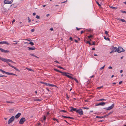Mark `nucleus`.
<instances>
[{"label":"nucleus","mask_w":126,"mask_h":126,"mask_svg":"<svg viewBox=\"0 0 126 126\" xmlns=\"http://www.w3.org/2000/svg\"><path fill=\"white\" fill-rule=\"evenodd\" d=\"M53 120L54 121L56 120H57V119H56V118H53Z\"/></svg>","instance_id":"69168bd1"},{"label":"nucleus","mask_w":126,"mask_h":126,"mask_svg":"<svg viewBox=\"0 0 126 126\" xmlns=\"http://www.w3.org/2000/svg\"><path fill=\"white\" fill-rule=\"evenodd\" d=\"M121 21L122 22H125L126 23V21L124 19H122Z\"/></svg>","instance_id":"4c0bfd02"},{"label":"nucleus","mask_w":126,"mask_h":126,"mask_svg":"<svg viewBox=\"0 0 126 126\" xmlns=\"http://www.w3.org/2000/svg\"><path fill=\"white\" fill-rule=\"evenodd\" d=\"M31 31L32 32H33L34 31V29H32L31 30Z\"/></svg>","instance_id":"6e6d98bb"},{"label":"nucleus","mask_w":126,"mask_h":126,"mask_svg":"<svg viewBox=\"0 0 126 126\" xmlns=\"http://www.w3.org/2000/svg\"><path fill=\"white\" fill-rule=\"evenodd\" d=\"M90 43V42L89 41H87L86 42V44H89Z\"/></svg>","instance_id":"864d4df0"},{"label":"nucleus","mask_w":126,"mask_h":126,"mask_svg":"<svg viewBox=\"0 0 126 126\" xmlns=\"http://www.w3.org/2000/svg\"><path fill=\"white\" fill-rule=\"evenodd\" d=\"M120 11L122 13H125L126 14V11H125L121 10H120Z\"/></svg>","instance_id":"58836bf2"},{"label":"nucleus","mask_w":126,"mask_h":126,"mask_svg":"<svg viewBox=\"0 0 126 126\" xmlns=\"http://www.w3.org/2000/svg\"><path fill=\"white\" fill-rule=\"evenodd\" d=\"M89 108H87V107H82V109H86V110H88Z\"/></svg>","instance_id":"e433bc0d"},{"label":"nucleus","mask_w":126,"mask_h":126,"mask_svg":"<svg viewBox=\"0 0 126 126\" xmlns=\"http://www.w3.org/2000/svg\"><path fill=\"white\" fill-rule=\"evenodd\" d=\"M69 39L71 41H72L73 40V39L71 37H70L69 38Z\"/></svg>","instance_id":"603ef678"},{"label":"nucleus","mask_w":126,"mask_h":126,"mask_svg":"<svg viewBox=\"0 0 126 126\" xmlns=\"http://www.w3.org/2000/svg\"><path fill=\"white\" fill-rule=\"evenodd\" d=\"M12 67H13V68H14V69H15L16 70V71H17L18 72L20 71V70H19V69H18L17 68H16V67H15L14 66H13Z\"/></svg>","instance_id":"4be33fe9"},{"label":"nucleus","mask_w":126,"mask_h":126,"mask_svg":"<svg viewBox=\"0 0 126 126\" xmlns=\"http://www.w3.org/2000/svg\"><path fill=\"white\" fill-rule=\"evenodd\" d=\"M7 103H13V102H11V101H7Z\"/></svg>","instance_id":"a18cd8bd"},{"label":"nucleus","mask_w":126,"mask_h":126,"mask_svg":"<svg viewBox=\"0 0 126 126\" xmlns=\"http://www.w3.org/2000/svg\"><path fill=\"white\" fill-rule=\"evenodd\" d=\"M117 20H120V21H121V19H121V18H116Z\"/></svg>","instance_id":"13d9d810"},{"label":"nucleus","mask_w":126,"mask_h":126,"mask_svg":"<svg viewBox=\"0 0 126 126\" xmlns=\"http://www.w3.org/2000/svg\"><path fill=\"white\" fill-rule=\"evenodd\" d=\"M0 71L2 72L3 73H5L6 74H7V72L3 70L2 69L0 70Z\"/></svg>","instance_id":"a878e982"},{"label":"nucleus","mask_w":126,"mask_h":126,"mask_svg":"<svg viewBox=\"0 0 126 126\" xmlns=\"http://www.w3.org/2000/svg\"><path fill=\"white\" fill-rule=\"evenodd\" d=\"M15 119V117L13 116H12L8 120V124H10Z\"/></svg>","instance_id":"423d86ee"},{"label":"nucleus","mask_w":126,"mask_h":126,"mask_svg":"<svg viewBox=\"0 0 126 126\" xmlns=\"http://www.w3.org/2000/svg\"><path fill=\"white\" fill-rule=\"evenodd\" d=\"M102 86H100V87H98L97 88L98 89H101V88H102Z\"/></svg>","instance_id":"bf43d9fd"},{"label":"nucleus","mask_w":126,"mask_h":126,"mask_svg":"<svg viewBox=\"0 0 126 126\" xmlns=\"http://www.w3.org/2000/svg\"><path fill=\"white\" fill-rule=\"evenodd\" d=\"M114 105L113 104H112L111 105V106L109 107H108V110H110L112 109L114 107Z\"/></svg>","instance_id":"ddd939ff"},{"label":"nucleus","mask_w":126,"mask_h":126,"mask_svg":"<svg viewBox=\"0 0 126 126\" xmlns=\"http://www.w3.org/2000/svg\"><path fill=\"white\" fill-rule=\"evenodd\" d=\"M28 20L29 23H30L31 22V19L29 17H28Z\"/></svg>","instance_id":"473e14b6"},{"label":"nucleus","mask_w":126,"mask_h":126,"mask_svg":"<svg viewBox=\"0 0 126 126\" xmlns=\"http://www.w3.org/2000/svg\"><path fill=\"white\" fill-rule=\"evenodd\" d=\"M70 108H71V109L70 110V111L71 112H73V111L76 112V111L77 110L76 108H74L73 107H71Z\"/></svg>","instance_id":"9d476101"},{"label":"nucleus","mask_w":126,"mask_h":126,"mask_svg":"<svg viewBox=\"0 0 126 126\" xmlns=\"http://www.w3.org/2000/svg\"><path fill=\"white\" fill-rule=\"evenodd\" d=\"M68 118H69L71 119H74V118L73 117H71L69 116H68Z\"/></svg>","instance_id":"49530a36"},{"label":"nucleus","mask_w":126,"mask_h":126,"mask_svg":"<svg viewBox=\"0 0 126 126\" xmlns=\"http://www.w3.org/2000/svg\"><path fill=\"white\" fill-rule=\"evenodd\" d=\"M14 109H10L9 110V112L10 113L14 111Z\"/></svg>","instance_id":"393cba45"},{"label":"nucleus","mask_w":126,"mask_h":126,"mask_svg":"<svg viewBox=\"0 0 126 126\" xmlns=\"http://www.w3.org/2000/svg\"><path fill=\"white\" fill-rule=\"evenodd\" d=\"M2 44H7L8 45H9V43H8V42H7L6 41H2Z\"/></svg>","instance_id":"5701e85b"},{"label":"nucleus","mask_w":126,"mask_h":126,"mask_svg":"<svg viewBox=\"0 0 126 126\" xmlns=\"http://www.w3.org/2000/svg\"><path fill=\"white\" fill-rule=\"evenodd\" d=\"M84 32L83 31H81V32H80V33H81V34H82V33H83Z\"/></svg>","instance_id":"0e129e2a"},{"label":"nucleus","mask_w":126,"mask_h":126,"mask_svg":"<svg viewBox=\"0 0 126 126\" xmlns=\"http://www.w3.org/2000/svg\"><path fill=\"white\" fill-rule=\"evenodd\" d=\"M21 113H18L15 116V118H18L21 115Z\"/></svg>","instance_id":"4468645a"},{"label":"nucleus","mask_w":126,"mask_h":126,"mask_svg":"<svg viewBox=\"0 0 126 126\" xmlns=\"http://www.w3.org/2000/svg\"><path fill=\"white\" fill-rule=\"evenodd\" d=\"M105 33L107 35H108V32L107 31H105Z\"/></svg>","instance_id":"de8ad7c7"},{"label":"nucleus","mask_w":126,"mask_h":126,"mask_svg":"<svg viewBox=\"0 0 126 126\" xmlns=\"http://www.w3.org/2000/svg\"><path fill=\"white\" fill-rule=\"evenodd\" d=\"M60 111L61 112H66V111L65 110H60Z\"/></svg>","instance_id":"c9c22d12"},{"label":"nucleus","mask_w":126,"mask_h":126,"mask_svg":"<svg viewBox=\"0 0 126 126\" xmlns=\"http://www.w3.org/2000/svg\"><path fill=\"white\" fill-rule=\"evenodd\" d=\"M63 73H62V75L63 76H65L66 77H67L66 75L69 76V75H67V74L70 75H72V74L69 73H67V72H63Z\"/></svg>","instance_id":"9b49d317"},{"label":"nucleus","mask_w":126,"mask_h":126,"mask_svg":"<svg viewBox=\"0 0 126 126\" xmlns=\"http://www.w3.org/2000/svg\"><path fill=\"white\" fill-rule=\"evenodd\" d=\"M122 81H121L119 82V84H121L122 83Z\"/></svg>","instance_id":"774afa93"},{"label":"nucleus","mask_w":126,"mask_h":126,"mask_svg":"<svg viewBox=\"0 0 126 126\" xmlns=\"http://www.w3.org/2000/svg\"><path fill=\"white\" fill-rule=\"evenodd\" d=\"M104 38L106 40L110 41V38L108 37L106 38L105 36L104 37Z\"/></svg>","instance_id":"bb28decb"},{"label":"nucleus","mask_w":126,"mask_h":126,"mask_svg":"<svg viewBox=\"0 0 126 126\" xmlns=\"http://www.w3.org/2000/svg\"><path fill=\"white\" fill-rule=\"evenodd\" d=\"M96 1V3L98 5V6L99 7H100L101 6V5L99 4V2L98 1Z\"/></svg>","instance_id":"7c9ffc66"},{"label":"nucleus","mask_w":126,"mask_h":126,"mask_svg":"<svg viewBox=\"0 0 126 126\" xmlns=\"http://www.w3.org/2000/svg\"><path fill=\"white\" fill-rule=\"evenodd\" d=\"M25 40H26L29 41H32V40L29 39H26Z\"/></svg>","instance_id":"8fccbe9b"},{"label":"nucleus","mask_w":126,"mask_h":126,"mask_svg":"<svg viewBox=\"0 0 126 126\" xmlns=\"http://www.w3.org/2000/svg\"><path fill=\"white\" fill-rule=\"evenodd\" d=\"M36 18H37L39 19L40 18V17L38 15H36Z\"/></svg>","instance_id":"ea45409f"},{"label":"nucleus","mask_w":126,"mask_h":126,"mask_svg":"<svg viewBox=\"0 0 126 126\" xmlns=\"http://www.w3.org/2000/svg\"><path fill=\"white\" fill-rule=\"evenodd\" d=\"M105 66V65L104 66H103V67L100 68V70H102V69H103L104 68Z\"/></svg>","instance_id":"a19ab883"},{"label":"nucleus","mask_w":126,"mask_h":126,"mask_svg":"<svg viewBox=\"0 0 126 126\" xmlns=\"http://www.w3.org/2000/svg\"><path fill=\"white\" fill-rule=\"evenodd\" d=\"M34 100L37 101H41V100L39 99H35Z\"/></svg>","instance_id":"3c124183"},{"label":"nucleus","mask_w":126,"mask_h":126,"mask_svg":"<svg viewBox=\"0 0 126 126\" xmlns=\"http://www.w3.org/2000/svg\"><path fill=\"white\" fill-rule=\"evenodd\" d=\"M12 2L11 1H9V4H11L12 3Z\"/></svg>","instance_id":"052dcab7"},{"label":"nucleus","mask_w":126,"mask_h":126,"mask_svg":"<svg viewBox=\"0 0 126 126\" xmlns=\"http://www.w3.org/2000/svg\"><path fill=\"white\" fill-rule=\"evenodd\" d=\"M110 49L112 50L113 51L117 52L118 49V48L112 46L111 47Z\"/></svg>","instance_id":"0eeeda50"},{"label":"nucleus","mask_w":126,"mask_h":126,"mask_svg":"<svg viewBox=\"0 0 126 126\" xmlns=\"http://www.w3.org/2000/svg\"><path fill=\"white\" fill-rule=\"evenodd\" d=\"M110 8H112V9H117V7H113V6H110Z\"/></svg>","instance_id":"412c9836"},{"label":"nucleus","mask_w":126,"mask_h":126,"mask_svg":"<svg viewBox=\"0 0 126 126\" xmlns=\"http://www.w3.org/2000/svg\"><path fill=\"white\" fill-rule=\"evenodd\" d=\"M30 55H31V56H33L34 57L37 58L38 59L39 58V57H38L37 56H36V55H35L32 54V53H30Z\"/></svg>","instance_id":"a211bd4d"},{"label":"nucleus","mask_w":126,"mask_h":126,"mask_svg":"<svg viewBox=\"0 0 126 126\" xmlns=\"http://www.w3.org/2000/svg\"><path fill=\"white\" fill-rule=\"evenodd\" d=\"M49 85H50V86H52V87H57V86L56 85H54L51 84H50Z\"/></svg>","instance_id":"c85d7f7f"},{"label":"nucleus","mask_w":126,"mask_h":126,"mask_svg":"<svg viewBox=\"0 0 126 126\" xmlns=\"http://www.w3.org/2000/svg\"><path fill=\"white\" fill-rule=\"evenodd\" d=\"M54 70L55 71H56L57 72H59L61 73H63V72H62L61 71H60L58 70L57 69H56L55 68L54 69Z\"/></svg>","instance_id":"dca6fc26"},{"label":"nucleus","mask_w":126,"mask_h":126,"mask_svg":"<svg viewBox=\"0 0 126 126\" xmlns=\"http://www.w3.org/2000/svg\"><path fill=\"white\" fill-rule=\"evenodd\" d=\"M82 29V28H79L78 27H76V29L78 31L80 29Z\"/></svg>","instance_id":"37998d69"},{"label":"nucleus","mask_w":126,"mask_h":126,"mask_svg":"<svg viewBox=\"0 0 126 126\" xmlns=\"http://www.w3.org/2000/svg\"><path fill=\"white\" fill-rule=\"evenodd\" d=\"M28 50H33L35 49V48L34 47V46L33 47H28Z\"/></svg>","instance_id":"f8f14e48"},{"label":"nucleus","mask_w":126,"mask_h":126,"mask_svg":"<svg viewBox=\"0 0 126 126\" xmlns=\"http://www.w3.org/2000/svg\"><path fill=\"white\" fill-rule=\"evenodd\" d=\"M117 52L120 53L122 52H124L125 51V50L123 49L122 47H119L118 48Z\"/></svg>","instance_id":"20e7f679"},{"label":"nucleus","mask_w":126,"mask_h":126,"mask_svg":"<svg viewBox=\"0 0 126 126\" xmlns=\"http://www.w3.org/2000/svg\"><path fill=\"white\" fill-rule=\"evenodd\" d=\"M0 50L2 52L4 53H7L9 52V50H5L1 48H0Z\"/></svg>","instance_id":"1a4fd4ad"},{"label":"nucleus","mask_w":126,"mask_h":126,"mask_svg":"<svg viewBox=\"0 0 126 126\" xmlns=\"http://www.w3.org/2000/svg\"><path fill=\"white\" fill-rule=\"evenodd\" d=\"M66 76H67V77L70 79H72V80L74 79L77 83H78V81L77 80V79L76 78H73L70 76L66 75Z\"/></svg>","instance_id":"39448f33"},{"label":"nucleus","mask_w":126,"mask_h":126,"mask_svg":"<svg viewBox=\"0 0 126 126\" xmlns=\"http://www.w3.org/2000/svg\"><path fill=\"white\" fill-rule=\"evenodd\" d=\"M55 62L57 63H58L60 64V63H59V62L57 61L56 60L54 61Z\"/></svg>","instance_id":"5fc2aeb1"},{"label":"nucleus","mask_w":126,"mask_h":126,"mask_svg":"<svg viewBox=\"0 0 126 126\" xmlns=\"http://www.w3.org/2000/svg\"><path fill=\"white\" fill-rule=\"evenodd\" d=\"M106 99H101L98 100V101H106Z\"/></svg>","instance_id":"cd10ccee"},{"label":"nucleus","mask_w":126,"mask_h":126,"mask_svg":"<svg viewBox=\"0 0 126 126\" xmlns=\"http://www.w3.org/2000/svg\"><path fill=\"white\" fill-rule=\"evenodd\" d=\"M93 44H92V45H95V43L94 42H93Z\"/></svg>","instance_id":"4d7b16f0"},{"label":"nucleus","mask_w":126,"mask_h":126,"mask_svg":"<svg viewBox=\"0 0 126 126\" xmlns=\"http://www.w3.org/2000/svg\"><path fill=\"white\" fill-rule=\"evenodd\" d=\"M26 69L29 71H34L32 69L29 68L27 67L26 68Z\"/></svg>","instance_id":"b1692460"},{"label":"nucleus","mask_w":126,"mask_h":126,"mask_svg":"<svg viewBox=\"0 0 126 126\" xmlns=\"http://www.w3.org/2000/svg\"><path fill=\"white\" fill-rule=\"evenodd\" d=\"M6 77V76L4 75H0V77Z\"/></svg>","instance_id":"09e8293b"},{"label":"nucleus","mask_w":126,"mask_h":126,"mask_svg":"<svg viewBox=\"0 0 126 126\" xmlns=\"http://www.w3.org/2000/svg\"><path fill=\"white\" fill-rule=\"evenodd\" d=\"M46 119V117L44 115V116L43 120H45Z\"/></svg>","instance_id":"c03bdc74"},{"label":"nucleus","mask_w":126,"mask_h":126,"mask_svg":"<svg viewBox=\"0 0 126 126\" xmlns=\"http://www.w3.org/2000/svg\"><path fill=\"white\" fill-rule=\"evenodd\" d=\"M76 112L77 113H79L80 115H83V112L81 109H77L76 111Z\"/></svg>","instance_id":"f03ea898"},{"label":"nucleus","mask_w":126,"mask_h":126,"mask_svg":"<svg viewBox=\"0 0 126 126\" xmlns=\"http://www.w3.org/2000/svg\"><path fill=\"white\" fill-rule=\"evenodd\" d=\"M108 68L109 69H112V67H111V66H110Z\"/></svg>","instance_id":"e2e57ef3"},{"label":"nucleus","mask_w":126,"mask_h":126,"mask_svg":"<svg viewBox=\"0 0 126 126\" xmlns=\"http://www.w3.org/2000/svg\"><path fill=\"white\" fill-rule=\"evenodd\" d=\"M93 37V35H90L89 36H88V37L89 38H90L92 37Z\"/></svg>","instance_id":"f704fd0d"},{"label":"nucleus","mask_w":126,"mask_h":126,"mask_svg":"<svg viewBox=\"0 0 126 126\" xmlns=\"http://www.w3.org/2000/svg\"><path fill=\"white\" fill-rule=\"evenodd\" d=\"M29 44L31 45L32 46H33L34 45V43L32 42H30L29 43Z\"/></svg>","instance_id":"c756f323"},{"label":"nucleus","mask_w":126,"mask_h":126,"mask_svg":"<svg viewBox=\"0 0 126 126\" xmlns=\"http://www.w3.org/2000/svg\"><path fill=\"white\" fill-rule=\"evenodd\" d=\"M57 67H58V68H60V69H63V70H65L66 69H64V68H63V67L60 66H59V65H57Z\"/></svg>","instance_id":"aec40b11"},{"label":"nucleus","mask_w":126,"mask_h":126,"mask_svg":"<svg viewBox=\"0 0 126 126\" xmlns=\"http://www.w3.org/2000/svg\"><path fill=\"white\" fill-rule=\"evenodd\" d=\"M26 121V119L24 117H22L20 120L19 123L21 124H23Z\"/></svg>","instance_id":"7ed1b4c3"},{"label":"nucleus","mask_w":126,"mask_h":126,"mask_svg":"<svg viewBox=\"0 0 126 126\" xmlns=\"http://www.w3.org/2000/svg\"><path fill=\"white\" fill-rule=\"evenodd\" d=\"M50 30L51 31H52L53 30V29L52 28H50Z\"/></svg>","instance_id":"680f3d73"},{"label":"nucleus","mask_w":126,"mask_h":126,"mask_svg":"<svg viewBox=\"0 0 126 126\" xmlns=\"http://www.w3.org/2000/svg\"><path fill=\"white\" fill-rule=\"evenodd\" d=\"M0 60H1L3 62H6V63H7L11 67L13 68V66H14L12 65L11 64L8 62H9L11 63H14L11 60L7 59H6L4 58H3L0 57Z\"/></svg>","instance_id":"f257e3e1"},{"label":"nucleus","mask_w":126,"mask_h":126,"mask_svg":"<svg viewBox=\"0 0 126 126\" xmlns=\"http://www.w3.org/2000/svg\"><path fill=\"white\" fill-rule=\"evenodd\" d=\"M9 1L8 0H5L4 1V4H9Z\"/></svg>","instance_id":"6ab92c4d"},{"label":"nucleus","mask_w":126,"mask_h":126,"mask_svg":"<svg viewBox=\"0 0 126 126\" xmlns=\"http://www.w3.org/2000/svg\"><path fill=\"white\" fill-rule=\"evenodd\" d=\"M104 121V120H100L99 121H98V122H102L103 121Z\"/></svg>","instance_id":"338daca9"},{"label":"nucleus","mask_w":126,"mask_h":126,"mask_svg":"<svg viewBox=\"0 0 126 126\" xmlns=\"http://www.w3.org/2000/svg\"><path fill=\"white\" fill-rule=\"evenodd\" d=\"M62 116L65 118H68V116H66L63 115H62Z\"/></svg>","instance_id":"79ce46f5"},{"label":"nucleus","mask_w":126,"mask_h":126,"mask_svg":"<svg viewBox=\"0 0 126 126\" xmlns=\"http://www.w3.org/2000/svg\"><path fill=\"white\" fill-rule=\"evenodd\" d=\"M45 85H47V86H50V85H49L50 84L46 82H45Z\"/></svg>","instance_id":"72a5a7b5"},{"label":"nucleus","mask_w":126,"mask_h":126,"mask_svg":"<svg viewBox=\"0 0 126 126\" xmlns=\"http://www.w3.org/2000/svg\"><path fill=\"white\" fill-rule=\"evenodd\" d=\"M113 110L112 111H111L108 114H106V116H109V115L112 114L113 113Z\"/></svg>","instance_id":"f3484780"},{"label":"nucleus","mask_w":126,"mask_h":126,"mask_svg":"<svg viewBox=\"0 0 126 126\" xmlns=\"http://www.w3.org/2000/svg\"><path fill=\"white\" fill-rule=\"evenodd\" d=\"M12 73H9V72H7V75H12Z\"/></svg>","instance_id":"2f4dec72"},{"label":"nucleus","mask_w":126,"mask_h":126,"mask_svg":"<svg viewBox=\"0 0 126 126\" xmlns=\"http://www.w3.org/2000/svg\"><path fill=\"white\" fill-rule=\"evenodd\" d=\"M106 104V103L104 102H102L101 103H97L95 105V106H104Z\"/></svg>","instance_id":"6e6552de"},{"label":"nucleus","mask_w":126,"mask_h":126,"mask_svg":"<svg viewBox=\"0 0 126 126\" xmlns=\"http://www.w3.org/2000/svg\"><path fill=\"white\" fill-rule=\"evenodd\" d=\"M107 117L106 116V115H105L104 116H96V118H104L105 117Z\"/></svg>","instance_id":"2eb2a0df"}]
</instances>
